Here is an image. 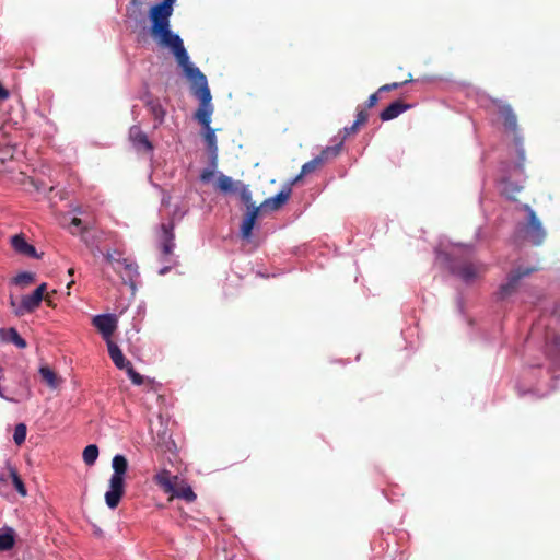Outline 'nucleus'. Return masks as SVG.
<instances>
[{
  "instance_id": "f257e3e1",
  "label": "nucleus",
  "mask_w": 560,
  "mask_h": 560,
  "mask_svg": "<svg viewBox=\"0 0 560 560\" xmlns=\"http://www.w3.org/2000/svg\"><path fill=\"white\" fill-rule=\"evenodd\" d=\"M154 25L151 30V36L160 47L170 48L174 54L178 65L191 84L192 94L199 100L200 104L195 114V118L203 126L210 127L213 106L211 104V92L208 86L206 75L200 69L189 61V56L184 47L182 38L171 31L170 0L164 4L156 7L153 12Z\"/></svg>"
},
{
  "instance_id": "f03ea898",
  "label": "nucleus",
  "mask_w": 560,
  "mask_h": 560,
  "mask_svg": "<svg viewBox=\"0 0 560 560\" xmlns=\"http://www.w3.org/2000/svg\"><path fill=\"white\" fill-rule=\"evenodd\" d=\"M493 105L497 107L500 117L503 120L504 128L512 132L514 136L513 143L517 153V161L515 163L514 170L522 174L524 172V163H525V150H524V138L520 133V128L517 124V116L514 113L511 105L503 103L500 100H493Z\"/></svg>"
},
{
  "instance_id": "7ed1b4c3",
  "label": "nucleus",
  "mask_w": 560,
  "mask_h": 560,
  "mask_svg": "<svg viewBox=\"0 0 560 560\" xmlns=\"http://www.w3.org/2000/svg\"><path fill=\"white\" fill-rule=\"evenodd\" d=\"M113 475L109 479V489L105 493V502L109 509H116L125 494V475L128 470V460L124 455L117 454L112 460Z\"/></svg>"
},
{
  "instance_id": "20e7f679",
  "label": "nucleus",
  "mask_w": 560,
  "mask_h": 560,
  "mask_svg": "<svg viewBox=\"0 0 560 560\" xmlns=\"http://www.w3.org/2000/svg\"><path fill=\"white\" fill-rule=\"evenodd\" d=\"M450 269L452 273L458 276L464 281L474 280L479 273L486 270L483 264L474 261L470 257H458L455 254H452Z\"/></svg>"
},
{
  "instance_id": "39448f33",
  "label": "nucleus",
  "mask_w": 560,
  "mask_h": 560,
  "mask_svg": "<svg viewBox=\"0 0 560 560\" xmlns=\"http://www.w3.org/2000/svg\"><path fill=\"white\" fill-rule=\"evenodd\" d=\"M522 209L528 214V222L523 226L525 237L536 246L541 245L546 238V231L540 220L530 206L523 205Z\"/></svg>"
},
{
  "instance_id": "423d86ee",
  "label": "nucleus",
  "mask_w": 560,
  "mask_h": 560,
  "mask_svg": "<svg viewBox=\"0 0 560 560\" xmlns=\"http://www.w3.org/2000/svg\"><path fill=\"white\" fill-rule=\"evenodd\" d=\"M537 268L535 267H518L514 270H512L508 275L506 282L501 284L499 288L498 295L500 299H505L506 296H510L513 294L516 289L518 288L520 281L522 278L527 277L535 272Z\"/></svg>"
},
{
  "instance_id": "0eeeda50",
  "label": "nucleus",
  "mask_w": 560,
  "mask_h": 560,
  "mask_svg": "<svg viewBox=\"0 0 560 560\" xmlns=\"http://www.w3.org/2000/svg\"><path fill=\"white\" fill-rule=\"evenodd\" d=\"M93 326L102 334L107 341L117 328V317L114 314L96 315L92 319Z\"/></svg>"
},
{
  "instance_id": "6e6552de",
  "label": "nucleus",
  "mask_w": 560,
  "mask_h": 560,
  "mask_svg": "<svg viewBox=\"0 0 560 560\" xmlns=\"http://www.w3.org/2000/svg\"><path fill=\"white\" fill-rule=\"evenodd\" d=\"M129 139L138 151L145 153L153 151V144L139 126L135 125L129 129Z\"/></svg>"
},
{
  "instance_id": "1a4fd4ad",
  "label": "nucleus",
  "mask_w": 560,
  "mask_h": 560,
  "mask_svg": "<svg viewBox=\"0 0 560 560\" xmlns=\"http://www.w3.org/2000/svg\"><path fill=\"white\" fill-rule=\"evenodd\" d=\"M161 250L164 256H170L173 254L175 248V234H174V224L173 222L170 223H162L161 225Z\"/></svg>"
},
{
  "instance_id": "9d476101",
  "label": "nucleus",
  "mask_w": 560,
  "mask_h": 560,
  "mask_svg": "<svg viewBox=\"0 0 560 560\" xmlns=\"http://www.w3.org/2000/svg\"><path fill=\"white\" fill-rule=\"evenodd\" d=\"M292 189L290 186L283 188L276 196L267 198L260 206V210L276 211L280 209L290 198Z\"/></svg>"
},
{
  "instance_id": "9b49d317",
  "label": "nucleus",
  "mask_w": 560,
  "mask_h": 560,
  "mask_svg": "<svg viewBox=\"0 0 560 560\" xmlns=\"http://www.w3.org/2000/svg\"><path fill=\"white\" fill-rule=\"evenodd\" d=\"M115 271L120 275L124 281H132L139 275L137 264L130 260L129 258H122L121 260H117Z\"/></svg>"
},
{
  "instance_id": "f8f14e48",
  "label": "nucleus",
  "mask_w": 560,
  "mask_h": 560,
  "mask_svg": "<svg viewBox=\"0 0 560 560\" xmlns=\"http://www.w3.org/2000/svg\"><path fill=\"white\" fill-rule=\"evenodd\" d=\"M11 245L13 249L21 254L33 258H39L40 256L37 255L36 248L28 244L22 234H16L11 237Z\"/></svg>"
},
{
  "instance_id": "ddd939ff",
  "label": "nucleus",
  "mask_w": 560,
  "mask_h": 560,
  "mask_svg": "<svg viewBox=\"0 0 560 560\" xmlns=\"http://www.w3.org/2000/svg\"><path fill=\"white\" fill-rule=\"evenodd\" d=\"M179 477L174 476L171 471L163 469L154 475L153 481L167 494L173 491V486L177 485Z\"/></svg>"
},
{
  "instance_id": "4468645a",
  "label": "nucleus",
  "mask_w": 560,
  "mask_h": 560,
  "mask_svg": "<svg viewBox=\"0 0 560 560\" xmlns=\"http://www.w3.org/2000/svg\"><path fill=\"white\" fill-rule=\"evenodd\" d=\"M410 107L411 106L409 104H406L400 100L395 101L381 112L380 118L383 121L395 119Z\"/></svg>"
},
{
  "instance_id": "2eb2a0df",
  "label": "nucleus",
  "mask_w": 560,
  "mask_h": 560,
  "mask_svg": "<svg viewBox=\"0 0 560 560\" xmlns=\"http://www.w3.org/2000/svg\"><path fill=\"white\" fill-rule=\"evenodd\" d=\"M167 494H170L171 498H179L186 502H194L197 498L191 487L182 479H178L177 485L173 486V491H170Z\"/></svg>"
},
{
  "instance_id": "dca6fc26",
  "label": "nucleus",
  "mask_w": 560,
  "mask_h": 560,
  "mask_svg": "<svg viewBox=\"0 0 560 560\" xmlns=\"http://www.w3.org/2000/svg\"><path fill=\"white\" fill-rule=\"evenodd\" d=\"M0 341L4 343H13L19 349L27 347L25 339H23L15 328H0Z\"/></svg>"
},
{
  "instance_id": "f3484780",
  "label": "nucleus",
  "mask_w": 560,
  "mask_h": 560,
  "mask_svg": "<svg viewBox=\"0 0 560 560\" xmlns=\"http://www.w3.org/2000/svg\"><path fill=\"white\" fill-rule=\"evenodd\" d=\"M107 348L110 359L119 370H124L131 363L125 358L120 348L112 340H107Z\"/></svg>"
},
{
  "instance_id": "a211bd4d",
  "label": "nucleus",
  "mask_w": 560,
  "mask_h": 560,
  "mask_svg": "<svg viewBox=\"0 0 560 560\" xmlns=\"http://www.w3.org/2000/svg\"><path fill=\"white\" fill-rule=\"evenodd\" d=\"M242 186L241 182L233 180L230 176L220 174L215 184L217 189L224 194H235Z\"/></svg>"
},
{
  "instance_id": "6ab92c4d",
  "label": "nucleus",
  "mask_w": 560,
  "mask_h": 560,
  "mask_svg": "<svg viewBox=\"0 0 560 560\" xmlns=\"http://www.w3.org/2000/svg\"><path fill=\"white\" fill-rule=\"evenodd\" d=\"M260 211L259 207H253L252 210H248L246 213L242 226H241V234L243 238H249L252 235L253 228L255 225L256 219L258 217V213Z\"/></svg>"
},
{
  "instance_id": "aec40b11",
  "label": "nucleus",
  "mask_w": 560,
  "mask_h": 560,
  "mask_svg": "<svg viewBox=\"0 0 560 560\" xmlns=\"http://www.w3.org/2000/svg\"><path fill=\"white\" fill-rule=\"evenodd\" d=\"M43 300L37 295V293H32L28 295H24L21 301V305L16 311L18 315H23L24 313L34 312Z\"/></svg>"
},
{
  "instance_id": "412c9836",
  "label": "nucleus",
  "mask_w": 560,
  "mask_h": 560,
  "mask_svg": "<svg viewBox=\"0 0 560 560\" xmlns=\"http://www.w3.org/2000/svg\"><path fill=\"white\" fill-rule=\"evenodd\" d=\"M145 106L154 117L156 125H161L164 121L166 112L161 105L160 101L158 98L149 97L145 102Z\"/></svg>"
},
{
  "instance_id": "4be33fe9",
  "label": "nucleus",
  "mask_w": 560,
  "mask_h": 560,
  "mask_svg": "<svg viewBox=\"0 0 560 560\" xmlns=\"http://www.w3.org/2000/svg\"><path fill=\"white\" fill-rule=\"evenodd\" d=\"M342 141H340L339 143L335 144V145H331V147H326L324 150H322V152L315 156L316 159H320V165L323 166L325 163H327L329 160L338 156L341 152V149H342Z\"/></svg>"
},
{
  "instance_id": "5701e85b",
  "label": "nucleus",
  "mask_w": 560,
  "mask_h": 560,
  "mask_svg": "<svg viewBox=\"0 0 560 560\" xmlns=\"http://www.w3.org/2000/svg\"><path fill=\"white\" fill-rule=\"evenodd\" d=\"M320 166V159L314 158L311 161L306 162L305 164L302 165L300 174L291 182V185L299 183L303 178V176L313 173Z\"/></svg>"
},
{
  "instance_id": "b1692460",
  "label": "nucleus",
  "mask_w": 560,
  "mask_h": 560,
  "mask_svg": "<svg viewBox=\"0 0 560 560\" xmlns=\"http://www.w3.org/2000/svg\"><path fill=\"white\" fill-rule=\"evenodd\" d=\"M7 466L9 469V476L12 479V483H13L14 488L22 497H26L27 490H26V487H25L23 480L21 479L20 475L18 474V470L14 467H12L9 463Z\"/></svg>"
},
{
  "instance_id": "393cba45",
  "label": "nucleus",
  "mask_w": 560,
  "mask_h": 560,
  "mask_svg": "<svg viewBox=\"0 0 560 560\" xmlns=\"http://www.w3.org/2000/svg\"><path fill=\"white\" fill-rule=\"evenodd\" d=\"M205 128H206L205 141H206L207 147H208L209 151L211 152L213 159H215L217 151H218L215 132L211 127H205Z\"/></svg>"
},
{
  "instance_id": "a878e982",
  "label": "nucleus",
  "mask_w": 560,
  "mask_h": 560,
  "mask_svg": "<svg viewBox=\"0 0 560 560\" xmlns=\"http://www.w3.org/2000/svg\"><path fill=\"white\" fill-rule=\"evenodd\" d=\"M503 192L508 198L515 200L516 195L522 191L523 186L514 184L510 178L503 180Z\"/></svg>"
},
{
  "instance_id": "bb28decb",
  "label": "nucleus",
  "mask_w": 560,
  "mask_h": 560,
  "mask_svg": "<svg viewBox=\"0 0 560 560\" xmlns=\"http://www.w3.org/2000/svg\"><path fill=\"white\" fill-rule=\"evenodd\" d=\"M83 460L88 466L94 465L98 457V447L95 444L88 445L83 451Z\"/></svg>"
},
{
  "instance_id": "cd10ccee",
  "label": "nucleus",
  "mask_w": 560,
  "mask_h": 560,
  "mask_svg": "<svg viewBox=\"0 0 560 560\" xmlns=\"http://www.w3.org/2000/svg\"><path fill=\"white\" fill-rule=\"evenodd\" d=\"M39 374L45 383H47L50 387L56 388L58 385L56 373L48 366H42L39 369Z\"/></svg>"
},
{
  "instance_id": "c85d7f7f",
  "label": "nucleus",
  "mask_w": 560,
  "mask_h": 560,
  "mask_svg": "<svg viewBox=\"0 0 560 560\" xmlns=\"http://www.w3.org/2000/svg\"><path fill=\"white\" fill-rule=\"evenodd\" d=\"M13 282L16 285H22V287L30 285L33 282H35V273L28 272V271L20 272L19 275H16L14 277Z\"/></svg>"
},
{
  "instance_id": "c756f323",
  "label": "nucleus",
  "mask_w": 560,
  "mask_h": 560,
  "mask_svg": "<svg viewBox=\"0 0 560 560\" xmlns=\"http://www.w3.org/2000/svg\"><path fill=\"white\" fill-rule=\"evenodd\" d=\"M26 425L24 423H19L15 425L13 440L16 445H22L26 439Z\"/></svg>"
},
{
  "instance_id": "7c9ffc66",
  "label": "nucleus",
  "mask_w": 560,
  "mask_h": 560,
  "mask_svg": "<svg viewBox=\"0 0 560 560\" xmlns=\"http://www.w3.org/2000/svg\"><path fill=\"white\" fill-rule=\"evenodd\" d=\"M237 192L240 194L242 201L247 206L248 210H252L253 207H256L252 201V192L247 186L242 184Z\"/></svg>"
},
{
  "instance_id": "2f4dec72",
  "label": "nucleus",
  "mask_w": 560,
  "mask_h": 560,
  "mask_svg": "<svg viewBox=\"0 0 560 560\" xmlns=\"http://www.w3.org/2000/svg\"><path fill=\"white\" fill-rule=\"evenodd\" d=\"M14 545V537L11 533L0 534V550H10Z\"/></svg>"
},
{
  "instance_id": "473e14b6",
  "label": "nucleus",
  "mask_w": 560,
  "mask_h": 560,
  "mask_svg": "<svg viewBox=\"0 0 560 560\" xmlns=\"http://www.w3.org/2000/svg\"><path fill=\"white\" fill-rule=\"evenodd\" d=\"M412 81V75L409 73L408 74V78L405 79L404 81L401 82H393V83H387V84H384L382 85L380 89H378V92H389V91H393V90H396L402 85H405L406 83L408 82H411Z\"/></svg>"
},
{
  "instance_id": "72a5a7b5",
  "label": "nucleus",
  "mask_w": 560,
  "mask_h": 560,
  "mask_svg": "<svg viewBox=\"0 0 560 560\" xmlns=\"http://www.w3.org/2000/svg\"><path fill=\"white\" fill-rule=\"evenodd\" d=\"M124 370H126L129 378L135 385L143 384V376L133 369L131 363Z\"/></svg>"
},
{
  "instance_id": "f704fd0d",
  "label": "nucleus",
  "mask_w": 560,
  "mask_h": 560,
  "mask_svg": "<svg viewBox=\"0 0 560 560\" xmlns=\"http://www.w3.org/2000/svg\"><path fill=\"white\" fill-rule=\"evenodd\" d=\"M369 119V114L366 108H357V116L354 122L360 127L364 126Z\"/></svg>"
},
{
  "instance_id": "c9c22d12",
  "label": "nucleus",
  "mask_w": 560,
  "mask_h": 560,
  "mask_svg": "<svg viewBox=\"0 0 560 560\" xmlns=\"http://www.w3.org/2000/svg\"><path fill=\"white\" fill-rule=\"evenodd\" d=\"M106 260L112 265V267L115 269V266H117V260H121V254L118 250H114L113 253H107L105 255Z\"/></svg>"
},
{
  "instance_id": "e433bc0d",
  "label": "nucleus",
  "mask_w": 560,
  "mask_h": 560,
  "mask_svg": "<svg viewBox=\"0 0 560 560\" xmlns=\"http://www.w3.org/2000/svg\"><path fill=\"white\" fill-rule=\"evenodd\" d=\"M46 289H47V285L46 283H42L39 287H37L33 292L34 293H37V295L42 299V300H46V302L50 305V300L48 298V295L45 298L44 294L46 292Z\"/></svg>"
},
{
  "instance_id": "4c0bfd02",
  "label": "nucleus",
  "mask_w": 560,
  "mask_h": 560,
  "mask_svg": "<svg viewBox=\"0 0 560 560\" xmlns=\"http://www.w3.org/2000/svg\"><path fill=\"white\" fill-rule=\"evenodd\" d=\"M380 93H381V92H378V91H377V92H375V93L371 94V95L369 96V98H368L366 103H365V107H364V108H366V109H368V108H372V107H374V106L377 104V102H378V94H380Z\"/></svg>"
},
{
  "instance_id": "58836bf2",
  "label": "nucleus",
  "mask_w": 560,
  "mask_h": 560,
  "mask_svg": "<svg viewBox=\"0 0 560 560\" xmlns=\"http://www.w3.org/2000/svg\"><path fill=\"white\" fill-rule=\"evenodd\" d=\"M360 129V126L357 125L354 121L351 126L349 127H345L343 128V132H345V138L348 137V136H351V135H354L358 132V130Z\"/></svg>"
},
{
  "instance_id": "ea45409f",
  "label": "nucleus",
  "mask_w": 560,
  "mask_h": 560,
  "mask_svg": "<svg viewBox=\"0 0 560 560\" xmlns=\"http://www.w3.org/2000/svg\"><path fill=\"white\" fill-rule=\"evenodd\" d=\"M166 1H167V0H163L161 3H158V4H155V5H153V7L151 8V10H150V19H151V22H152L151 27H153V25H154V20H153V18H152V16H153L154 9H155L156 7H160V5L164 4ZM174 1H175V0H170L171 14L173 13V3H174ZM151 30H152V28H150V31H151Z\"/></svg>"
},
{
  "instance_id": "a19ab883",
  "label": "nucleus",
  "mask_w": 560,
  "mask_h": 560,
  "mask_svg": "<svg viewBox=\"0 0 560 560\" xmlns=\"http://www.w3.org/2000/svg\"><path fill=\"white\" fill-rule=\"evenodd\" d=\"M214 176V172L211 170H203L200 179L205 183H208Z\"/></svg>"
},
{
  "instance_id": "79ce46f5",
  "label": "nucleus",
  "mask_w": 560,
  "mask_h": 560,
  "mask_svg": "<svg viewBox=\"0 0 560 560\" xmlns=\"http://www.w3.org/2000/svg\"><path fill=\"white\" fill-rule=\"evenodd\" d=\"M82 224V220L79 218H73L71 221V225L80 226Z\"/></svg>"
},
{
  "instance_id": "37998d69",
  "label": "nucleus",
  "mask_w": 560,
  "mask_h": 560,
  "mask_svg": "<svg viewBox=\"0 0 560 560\" xmlns=\"http://www.w3.org/2000/svg\"><path fill=\"white\" fill-rule=\"evenodd\" d=\"M131 4L132 5H140L141 4V0H131Z\"/></svg>"
},
{
  "instance_id": "c03bdc74",
  "label": "nucleus",
  "mask_w": 560,
  "mask_h": 560,
  "mask_svg": "<svg viewBox=\"0 0 560 560\" xmlns=\"http://www.w3.org/2000/svg\"><path fill=\"white\" fill-rule=\"evenodd\" d=\"M168 270H170V267H164L163 269H161L160 273H161V275H164V273H166Z\"/></svg>"
},
{
  "instance_id": "a18cd8bd",
  "label": "nucleus",
  "mask_w": 560,
  "mask_h": 560,
  "mask_svg": "<svg viewBox=\"0 0 560 560\" xmlns=\"http://www.w3.org/2000/svg\"><path fill=\"white\" fill-rule=\"evenodd\" d=\"M68 273H69V276H73V275H74V269H73V268H70V269L68 270Z\"/></svg>"
},
{
  "instance_id": "49530a36",
  "label": "nucleus",
  "mask_w": 560,
  "mask_h": 560,
  "mask_svg": "<svg viewBox=\"0 0 560 560\" xmlns=\"http://www.w3.org/2000/svg\"><path fill=\"white\" fill-rule=\"evenodd\" d=\"M0 481H5V477L4 476H0Z\"/></svg>"
},
{
  "instance_id": "de8ad7c7",
  "label": "nucleus",
  "mask_w": 560,
  "mask_h": 560,
  "mask_svg": "<svg viewBox=\"0 0 560 560\" xmlns=\"http://www.w3.org/2000/svg\"><path fill=\"white\" fill-rule=\"evenodd\" d=\"M73 283H74V281H73V280H71V281L68 283V288H70V285H71V284H73Z\"/></svg>"
},
{
  "instance_id": "09e8293b",
  "label": "nucleus",
  "mask_w": 560,
  "mask_h": 560,
  "mask_svg": "<svg viewBox=\"0 0 560 560\" xmlns=\"http://www.w3.org/2000/svg\"><path fill=\"white\" fill-rule=\"evenodd\" d=\"M2 371H3V370H2V368L0 366V373H1Z\"/></svg>"
}]
</instances>
